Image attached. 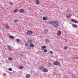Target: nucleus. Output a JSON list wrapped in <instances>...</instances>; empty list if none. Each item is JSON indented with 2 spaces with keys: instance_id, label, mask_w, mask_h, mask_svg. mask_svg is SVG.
Returning a JSON list of instances; mask_svg holds the SVG:
<instances>
[{
  "instance_id": "1",
  "label": "nucleus",
  "mask_w": 78,
  "mask_h": 78,
  "mask_svg": "<svg viewBox=\"0 0 78 78\" xmlns=\"http://www.w3.org/2000/svg\"><path fill=\"white\" fill-rule=\"evenodd\" d=\"M53 26L55 27H57L58 26L59 24L58 23V22L57 21H54V22Z\"/></svg>"
},
{
  "instance_id": "2",
  "label": "nucleus",
  "mask_w": 78,
  "mask_h": 78,
  "mask_svg": "<svg viewBox=\"0 0 78 78\" xmlns=\"http://www.w3.org/2000/svg\"><path fill=\"white\" fill-rule=\"evenodd\" d=\"M7 48L9 51H13V50H12V47L11 46L9 45H8L7 46Z\"/></svg>"
},
{
  "instance_id": "3",
  "label": "nucleus",
  "mask_w": 78,
  "mask_h": 78,
  "mask_svg": "<svg viewBox=\"0 0 78 78\" xmlns=\"http://www.w3.org/2000/svg\"><path fill=\"white\" fill-rule=\"evenodd\" d=\"M33 32L31 30H28L27 31V34L28 35H31Z\"/></svg>"
},
{
  "instance_id": "4",
  "label": "nucleus",
  "mask_w": 78,
  "mask_h": 78,
  "mask_svg": "<svg viewBox=\"0 0 78 78\" xmlns=\"http://www.w3.org/2000/svg\"><path fill=\"white\" fill-rule=\"evenodd\" d=\"M59 62L58 61H56L53 63V64L54 65V66H57V65H59Z\"/></svg>"
},
{
  "instance_id": "5",
  "label": "nucleus",
  "mask_w": 78,
  "mask_h": 78,
  "mask_svg": "<svg viewBox=\"0 0 78 78\" xmlns=\"http://www.w3.org/2000/svg\"><path fill=\"white\" fill-rule=\"evenodd\" d=\"M44 67H45V66L44 65H42L39 66V69L40 70H42L43 68H44Z\"/></svg>"
},
{
  "instance_id": "6",
  "label": "nucleus",
  "mask_w": 78,
  "mask_h": 78,
  "mask_svg": "<svg viewBox=\"0 0 78 78\" xmlns=\"http://www.w3.org/2000/svg\"><path fill=\"white\" fill-rule=\"evenodd\" d=\"M43 71L44 72H47L48 71V70L46 68H44L43 69Z\"/></svg>"
},
{
  "instance_id": "7",
  "label": "nucleus",
  "mask_w": 78,
  "mask_h": 78,
  "mask_svg": "<svg viewBox=\"0 0 78 78\" xmlns=\"http://www.w3.org/2000/svg\"><path fill=\"white\" fill-rule=\"evenodd\" d=\"M46 48V47L45 46H43L41 47V50H44Z\"/></svg>"
},
{
  "instance_id": "8",
  "label": "nucleus",
  "mask_w": 78,
  "mask_h": 78,
  "mask_svg": "<svg viewBox=\"0 0 78 78\" xmlns=\"http://www.w3.org/2000/svg\"><path fill=\"white\" fill-rule=\"evenodd\" d=\"M35 3L37 5H39L40 4V2L39 0H36Z\"/></svg>"
},
{
  "instance_id": "9",
  "label": "nucleus",
  "mask_w": 78,
  "mask_h": 78,
  "mask_svg": "<svg viewBox=\"0 0 78 78\" xmlns=\"http://www.w3.org/2000/svg\"><path fill=\"white\" fill-rule=\"evenodd\" d=\"M5 27L6 28V29H9V25L6 24L5 25Z\"/></svg>"
},
{
  "instance_id": "10",
  "label": "nucleus",
  "mask_w": 78,
  "mask_h": 78,
  "mask_svg": "<svg viewBox=\"0 0 78 78\" xmlns=\"http://www.w3.org/2000/svg\"><path fill=\"white\" fill-rule=\"evenodd\" d=\"M24 11V10H23L22 9H21L19 10V12L20 13H23V12Z\"/></svg>"
},
{
  "instance_id": "11",
  "label": "nucleus",
  "mask_w": 78,
  "mask_h": 78,
  "mask_svg": "<svg viewBox=\"0 0 78 78\" xmlns=\"http://www.w3.org/2000/svg\"><path fill=\"white\" fill-rule=\"evenodd\" d=\"M48 30L45 29L44 30V34H47V33H48Z\"/></svg>"
},
{
  "instance_id": "12",
  "label": "nucleus",
  "mask_w": 78,
  "mask_h": 78,
  "mask_svg": "<svg viewBox=\"0 0 78 78\" xmlns=\"http://www.w3.org/2000/svg\"><path fill=\"white\" fill-rule=\"evenodd\" d=\"M61 34V32L60 30H59L58 31V33H57V35L58 36H60Z\"/></svg>"
},
{
  "instance_id": "13",
  "label": "nucleus",
  "mask_w": 78,
  "mask_h": 78,
  "mask_svg": "<svg viewBox=\"0 0 78 78\" xmlns=\"http://www.w3.org/2000/svg\"><path fill=\"white\" fill-rule=\"evenodd\" d=\"M44 41L45 43H48L49 42H50V40H48V39H46L44 40Z\"/></svg>"
},
{
  "instance_id": "14",
  "label": "nucleus",
  "mask_w": 78,
  "mask_h": 78,
  "mask_svg": "<svg viewBox=\"0 0 78 78\" xmlns=\"http://www.w3.org/2000/svg\"><path fill=\"white\" fill-rule=\"evenodd\" d=\"M27 42H29V43H31V42H33V40L31 39V40H28L27 41Z\"/></svg>"
},
{
  "instance_id": "15",
  "label": "nucleus",
  "mask_w": 78,
  "mask_h": 78,
  "mask_svg": "<svg viewBox=\"0 0 78 78\" xmlns=\"http://www.w3.org/2000/svg\"><path fill=\"white\" fill-rule=\"evenodd\" d=\"M24 67L22 66H20V67H18V69H23V68H24Z\"/></svg>"
},
{
  "instance_id": "16",
  "label": "nucleus",
  "mask_w": 78,
  "mask_h": 78,
  "mask_svg": "<svg viewBox=\"0 0 78 78\" xmlns=\"http://www.w3.org/2000/svg\"><path fill=\"white\" fill-rule=\"evenodd\" d=\"M49 23L51 25H53L54 24V21H50L49 22Z\"/></svg>"
},
{
  "instance_id": "17",
  "label": "nucleus",
  "mask_w": 78,
  "mask_h": 78,
  "mask_svg": "<svg viewBox=\"0 0 78 78\" xmlns=\"http://www.w3.org/2000/svg\"><path fill=\"white\" fill-rule=\"evenodd\" d=\"M30 46L31 47H34V45L33 44L30 43Z\"/></svg>"
},
{
  "instance_id": "18",
  "label": "nucleus",
  "mask_w": 78,
  "mask_h": 78,
  "mask_svg": "<svg viewBox=\"0 0 78 78\" xmlns=\"http://www.w3.org/2000/svg\"><path fill=\"white\" fill-rule=\"evenodd\" d=\"M26 77L27 78H29L30 77V74L27 75Z\"/></svg>"
},
{
  "instance_id": "19",
  "label": "nucleus",
  "mask_w": 78,
  "mask_h": 78,
  "mask_svg": "<svg viewBox=\"0 0 78 78\" xmlns=\"http://www.w3.org/2000/svg\"><path fill=\"white\" fill-rule=\"evenodd\" d=\"M72 26L73 27H78V26H77V25H76V24H73L72 25Z\"/></svg>"
},
{
  "instance_id": "20",
  "label": "nucleus",
  "mask_w": 78,
  "mask_h": 78,
  "mask_svg": "<svg viewBox=\"0 0 78 78\" xmlns=\"http://www.w3.org/2000/svg\"><path fill=\"white\" fill-rule=\"evenodd\" d=\"M68 48H69L68 46H66L64 47V50H67V49Z\"/></svg>"
},
{
  "instance_id": "21",
  "label": "nucleus",
  "mask_w": 78,
  "mask_h": 78,
  "mask_svg": "<svg viewBox=\"0 0 78 78\" xmlns=\"http://www.w3.org/2000/svg\"><path fill=\"white\" fill-rule=\"evenodd\" d=\"M9 37L10 39H14V37L13 36H9Z\"/></svg>"
},
{
  "instance_id": "22",
  "label": "nucleus",
  "mask_w": 78,
  "mask_h": 78,
  "mask_svg": "<svg viewBox=\"0 0 78 78\" xmlns=\"http://www.w3.org/2000/svg\"><path fill=\"white\" fill-rule=\"evenodd\" d=\"M43 50H44V53H47V52L48 51V50H47V49H45Z\"/></svg>"
},
{
  "instance_id": "23",
  "label": "nucleus",
  "mask_w": 78,
  "mask_h": 78,
  "mask_svg": "<svg viewBox=\"0 0 78 78\" xmlns=\"http://www.w3.org/2000/svg\"><path fill=\"white\" fill-rule=\"evenodd\" d=\"M43 19L44 20H47V18L45 16H44L43 17Z\"/></svg>"
},
{
  "instance_id": "24",
  "label": "nucleus",
  "mask_w": 78,
  "mask_h": 78,
  "mask_svg": "<svg viewBox=\"0 0 78 78\" xmlns=\"http://www.w3.org/2000/svg\"><path fill=\"white\" fill-rule=\"evenodd\" d=\"M72 16V14H71L70 13H69V15L68 16V17H71V16Z\"/></svg>"
},
{
  "instance_id": "25",
  "label": "nucleus",
  "mask_w": 78,
  "mask_h": 78,
  "mask_svg": "<svg viewBox=\"0 0 78 78\" xmlns=\"http://www.w3.org/2000/svg\"><path fill=\"white\" fill-rule=\"evenodd\" d=\"M8 60H9V61H12V58H8Z\"/></svg>"
},
{
  "instance_id": "26",
  "label": "nucleus",
  "mask_w": 78,
  "mask_h": 78,
  "mask_svg": "<svg viewBox=\"0 0 78 78\" xmlns=\"http://www.w3.org/2000/svg\"><path fill=\"white\" fill-rule=\"evenodd\" d=\"M67 11H68V12H72V11L70 10V9H67Z\"/></svg>"
},
{
  "instance_id": "27",
  "label": "nucleus",
  "mask_w": 78,
  "mask_h": 78,
  "mask_svg": "<svg viewBox=\"0 0 78 78\" xmlns=\"http://www.w3.org/2000/svg\"><path fill=\"white\" fill-rule=\"evenodd\" d=\"M9 5H12L13 3L12 2H9Z\"/></svg>"
},
{
  "instance_id": "28",
  "label": "nucleus",
  "mask_w": 78,
  "mask_h": 78,
  "mask_svg": "<svg viewBox=\"0 0 78 78\" xmlns=\"http://www.w3.org/2000/svg\"><path fill=\"white\" fill-rule=\"evenodd\" d=\"M16 41H17V43H19V42H20V40H19V39H17L16 40Z\"/></svg>"
},
{
  "instance_id": "29",
  "label": "nucleus",
  "mask_w": 78,
  "mask_h": 78,
  "mask_svg": "<svg viewBox=\"0 0 78 78\" xmlns=\"http://www.w3.org/2000/svg\"><path fill=\"white\" fill-rule=\"evenodd\" d=\"M18 11V10L17 9H15L14 10V12H17Z\"/></svg>"
},
{
  "instance_id": "30",
  "label": "nucleus",
  "mask_w": 78,
  "mask_h": 78,
  "mask_svg": "<svg viewBox=\"0 0 78 78\" xmlns=\"http://www.w3.org/2000/svg\"><path fill=\"white\" fill-rule=\"evenodd\" d=\"M14 22L15 23H16L17 22V20H15L14 21Z\"/></svg>"
},
{
  "instance_id": "31",
  "label": "nucleus",
  "mask_w": 78,
  "mask_h": 78,
  "mask_svg": "<svg viewBox=\"0 0 78 78\" xmlns=\"http://www.w3.org/2000/svg\"><path fill=\"white\" fill-rule=\"evenodd\" d=\"M74 23H78V21H75L74 22Z\"/></svg>"
},
{
  "instance_id": "32",
  "label": "nucleus",
  "mask_w": 78,
  "mask_h": 78,
  "mask_svg": "<svg viewBox=\"0 0 78 78\" xmlns=\"http://www.w3.org/2000/svg\"><path fill=\"white\" fill-rule=\"evenodd\" d=\"M9 71H12V69L11 68H9Z\"/></svg>"
},
{
  "instance_id": "33",
  "label": "nucleus",
  "mask_w": 78,
  "mask_h": 78,
  "mask_svg": "<svg viewBox=\"0 0 78 78\" xmlns=\"http://www.w3.org/2000/svg\"><path fill=\"white\" fill-rule=\"evenodd\" d=\"M28 44L26 43L25 44V46H27H27H28Z\"/></svg>"
},
{
  "instance_id": "34",
  "label": "nucleus",
  "mask_w": 78,
  "mask_h": 78,
  "mask_svg": "<svg viewBox=\"0 0 78 78\" xmlns=\"http://www.w3.org/2000/svg\"><path fill=\"white\" fill-rule=\"evenodd\" d=\"M54 53V52L52 51H50V53L51 55H52V53Z\"/></svg>"
},
{
  "instance_id": "35",
  "label": "nucleus",
  "mask_w": 78,
  "mask_h": 78,
  "mask_svg": "<svg viewBox=\"0 0 78 78\" xmlns=\"http://www.w3.org/2000/svg\"><path fill=\"white\" fill-rule=\"evenodd\" d=\"M71 22H74V21H73V20H71Z\"/></svg>"
},
{
  "instance_id": "36",
  "label": "nucleus",
  "mask_w": 78,
  "mask_h": 78,
  "mask_svg": "<svg viewBox=\"0 0 78 78\" xmlns=\"http://www.w3.org/2000/svg\"><path fill=\"white\" fill-rule=\"evenodd\" d=\"M59 67H61V64H59Z\"/></svg>"
},
{
  "instance_id": "37",
  "label": "nucleus",
  "mask_w": 78,
  "mask_h": 78,
  "mask_svg": "<svg viewBox=\"0 0 78 78\" xmlns=\"http://www.w3.org/2000/svg\"><path fill=\"white\" fill-rule=\"evenodd\" d=\"M75 59H78V58L77 57H76V58H75Z\"/></svg>"
},
{
  "instance_id": "38",
  "label": "nucleus",
  "mask_w": 78,
  "mask_h": 78,
  "mask_svg": "<svg viewBox=\"0 0 78 78\" xmlns=\"http://www.w3.org/2000/svg\"><path fill=\"white\" fill-rule=\"evenodd\" d=\"M74 78V76H73V78Z\"/></svg>"
},
{
  "instance_id": "39",
  "label": "nucleus",
  "mask_w": 78,
  "mask_h": 78,
  "mask_svg": "<svg viewBox=\"0 0 78 78\" xmlns=\"http://www.w3.org/2000/svg\"><path fill=\"white\" fill-rule=\"evenodd\" d=\"M63 0V1H66V0Z\"/></svg>"
}]
</instances>
